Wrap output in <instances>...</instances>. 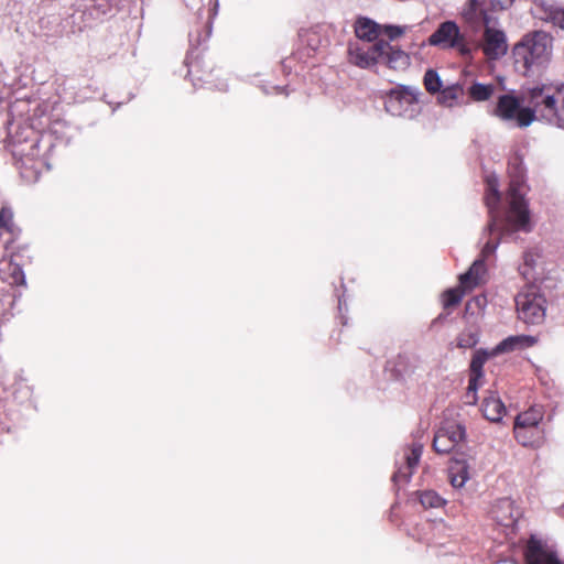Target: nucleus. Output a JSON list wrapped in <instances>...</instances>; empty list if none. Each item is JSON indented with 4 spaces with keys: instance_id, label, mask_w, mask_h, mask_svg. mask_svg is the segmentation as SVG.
<instances>
[{
    "instance_id": "14",
    "label": "nucleus",
    "mask_w": 564,
    "mask_h": 564,
    "mask_svg": "<svg viewBox=\"0 0 564 564\" xmlns=\"http://www.w3.org/2000/svg\"><path fill=\"white\" fill-rule=\"evenodd\" d=\"M481 411L484 416L491 422H500L505 414L506 408L502 401L491 392L482 400Z\"/></svg>"
},
{
    "instance_id": "18",
    "label": "nucleus",
    "mask_w": 564,
    "mask_h": 564,
    "mask_svg": "<svg viewBox=\"0 0 564 564\" xmlns=\"http://www.w3.org/2000/svg\"><path fill=\"white\" fill-rule=\"evenodd\" d=\"M469 466L465 459H454L449 466V480L454 488H462L469 479Z\"/></svg>"
},
{
    "instance_id": "22",
    "label": "nucleus",
    "mask_w": 564,
    "mask_h": 564,
    "mask_svg": "<svg viewBox=\"0 0 564 564\" xmlns=\"http://www.w3.org/2000/svg\"><path fill=\"white\" fill-rule=\"evenodd\" d=\"M495 91V86L489 84H480V83H474L468 88V94L470 98L475 101H486L491 98L492 94Z\"/></svg>"
},
{
    "instance_id": "23",
    "label": "nucleus",
    "mask_w": 564,
    "mask_h": 564,
    "mask_svg": "<svg viewBox=\"0 0 564 564\" xmlns=\"http://www.w3.org/2000/svg\"><path fill=\"white\" fill-rule=\"evenodd\" d=\"M543 19L564 30V8L550 6L544 10Z\"/></svg>"
},
{
    "instance_id": "10",
    "label": "nucleus",
    "mask_w": 564,
    "mask_h": 564,
    "mask_svg": "<svg viewBox=\"0 0 564 564\" xmlns=\"http://www.w3.org/2000/svg\"><path fill=\"white\" fill-rule=\"evenodd\" d=\"M525 564H563L541 540L531 536L524 552Z\"/></svg>"
},
{
    "instance_id": "1",
    "label": "nucleus",
    "mask_w": 564,
    "mask_h": 564,
    "mask_svg": "<svg viewBox=\"0 0 564 564\" xmlns=\"http://www.w3.org/2000/svg\"><path fill=\"white\" fill-rule=\"evenodd\" d=\"M510 185L508 189L509 208L505 212L498 209L500 193L498 180L491 174L486 177V204L490 220L487 230L490 235L497 234L499 238L489 240L481 250L484 259L492 254L501 238L512 236L517 231H531L530 213L523 192V170L521 163H510Z\"/></svg>"
},
{
    "instance_id": "12",
    "label": "nucleus",
    "mask_w": 564,
    "mask_h": 564,
    "mask_svg": "<svg viewBox=\"0 0 564 564\" xmlns=\"http://www.w3.org/2000/svg\"><path fill=\"white\" fill-rule=\"evenodd\" d=\"M423 452V444L415 442L412 444V446L408 449L405 453V462L406 466L404 468H399L398 471H395L392 476V480L394 482H398L399 480L403 479L405 481H409L413 469L417 466L421 455Z\"/></svg>"
},
{
    "instance_id": "29",
    "label": "nucleus",
    "mask_w": 564,
    "mask_h": 564,
    "mask_svg": "<svg viewBox=\"0 0 564 564\" xmlns=\"http://www.w3.org/2000/svg\"><path fill=\"white\" fill-rule=\"evenodd\" d=\"M488 358L485 351H476L470 362V373L482 377V367Z\"/></svg>"
},
{
    "instance_id": "32",
    "label": "nucleus",
    "mask_w": 564,
    "mask_h": 564,
    "mask_svg": "<svg viewBox=\"0 0 564 564\" xmlns=\"http://www.w3.org/2000/svg\"><path fill=\"white\" fill-rule=\"evenodd\" d=\"M0 227L7 231L13 229V212L11 208L3 206L0 210Z\"/></svg>"
},
{
    "instance_id": "28",
    "label": "nucleus",
    "mask_w": 564,
    "mask_h": 564,
    "mask_svg": "<svg viewBox=\"0 0 564 564\" xmlns=\"http://www.w3.org/2000/svg\"><path fill=\"white\" fill-rule=\"evenodd\" d=\"M420 502L424 508H440L444 500L435 491H423L420 495Z\"/></svg>"
},
{
    "instance_id": "37",
    "label": "nucleus",
    "mask_w": 564,
    "mask_h": 564,
    "mask_svg": "<svg viewBox=\"0 0 564 564\" xmlns=\"http://www.w3.org/2000/svg\"><path fill=\"white\" fill-rule=\"evenodd\" d=\"M475 301H476L477 305H480L481 302H484L485 300H481V299L477 297Z\"/></svg>"
},
{
    "instance_id": "33",
    "label": "nucleus",
    "mask_w": 564,
    "mask_h": 564,
    "mask_svg": "<svg viewBox=\"0 0 564 564\" xmlns=\"http://www.w3.org/2000/svg\"><path fill=\"white\" fill-rule=\"evenodd\" d=\"M476 343H477V339L474 337V335H471V334L465 335L464 334L458 340V346L466 348V347H471V346L476 345Z\"/></svg>"
},
{
    "instance_id": "30",
    "label": "nucleus",
    "mask_w": 564,
    "mask_h": 564,
    "mask_svg": "<svg viewBox=\"0 0 564 564\" xmlns=\"http://www.w3.org/2000/svg\"><path fill=\"white\" fill-rule=\"evenodd\" d=\"M463 290L459 288L456 289H449L444 292L443 294V305L445 308H448L451 306H454L458 304L463 297Z\"/></svg>"
},
{
    "instance_id": "6",
    "label": "nucleus",
    "mask_w": 564,
    "mask_h": 564,
    "mask_svg": "<svg viewBox=\"0 0 564 564\" xmlns=\"http://www.w3.org/2000/svg\"><path fill=\"white\" fill-rule=\"evenodd\" d=\"M545 299L535 289L530 288L516 296L518 317L527 325H540L545 318Z\"/></svg>"
},
{
    "instance_id": "19",
    "label": "nucleus",
    "mask_w": 564,
    "mask_h": 564,
    "mask_svg": "<svg viewBox=\"0 0 564 564\" xmlns=\"http://www.w3.org/2000/svg\"><path fill=\"white\" fill-rule=\"evenodd\" d=\"M517 441L529 447H540L542 444V433L540 430H530L522 427H513Z\"/></svg>"
},
{
    "instance_id": "3",
    "label": "nucleus",
    "mask_w": 564,
    "mask_h": 564,
    "mask_svg": "<svg viewBox=\"0 0 564 564\" xmlns=\"http://www.w3.org/2000/svg\"><path fill=\"white\" fill-rule=\"evenodd\" d=\"M463 17L475 29L485 26L482 50L488 58L497 59L507 53L508 44L505 32L494 26L492 17L481 8L478 0H469Z\"/></svg>"
},
{
    "instance_id": "25",
    "label": "nucleus",
    "mask_w": 564,
    "mask_h": 564,
    "mask_svg": "<svg viewBox=\"0 0 564 564\" xmlns=\"http://www.w3.org/2000/svg\"><path fill=\"white\" fill-rule=\"evenodd\" d=\"M440 430L449 437L454 448L465 438V427L460 424H448L446 427Z\"/></svg>"
},
{
    "instance_id": "31",
    "label": "nucleus",
    "mask_w": 564,
    "mask_h": 564,
    "mask_svg": "<svg viewBox=\"0 0 564 564\" xmlns=\"http://www.w3.org/2000/svg\"><path fill=\"white\" fill-rule=\"evenodd\" d=\"M10 280L11 284L25 285V275L22 268L17 263H9Z\"/></svg>"
},
{
    "instance_id": "16",
    "label": "nucleus",
    "mask_w": 564,
    "mask_h": 564,
    "mask_svg": "<svg viewBox=\"0 0 564 564\" xmlns=\"http://www.w3.org/2000/svg\"><path fill=\"white\" fill-rule=\"evenodd\" d=\"M378 29L379 25L368 18L361 17L355 22V34L357 39L370 44L377 39L379 33Z\"/></svg>"
},
{
    "instance_id": "13",
    "label": "nucleus",
    "mask_w": 564,
    "mask_h": 564,
    "mask_svg": "<svg viewBox=\"0 0 564 564\" xmlns=\"http://www.w3.org/2000/svg\"><path fill=\"white\" fill-rule=\"evenodd\" d=\"M492 517L495 520L503 525H513L519 518V510L513 507V501L509 498L500 499L492 508Z\"/></svg>"
},
{
    "instance_id": "17",
    "label": "nucleus",
    "mask_w": 564,
    "mask_h": 564,
    "mask_svg": "<svg viewBox=\"0 0 564 564\" xmlns=\"http://www.w3.org/2000/svg\"><path fill=\"white\" fill-rule=\"evenodd\" d=\"M536 343V339L532 336L527 335H518V336H510L502 341H500L496 348L495 352H508L512 351L518 347H531Z\"/></svg>"
},
{
    "instance_id": "26",
    "label": "nucleus",
    "mask_w": 564,
    "mask_h": 564,
    "mask_svg": "<svg viewBox=\"0 0 564 564\" xmlns=\"http://www.w3.org/2000/svg\"><path fill=\"white\" fill-rule=\"evenodd\" d=\"M433 447L435 452L440 454H448L454 449L449 437L445 433H442L441 430H438L434 436Z\"/></svg>"
},
{
    "instance_id": "20",
    "label": "nucleus",
    "mask_w": 564,
    "mask_h": 564,
    "mask_svg": "<svg viewBox=\"0 0 564 564\" xmlns=\"http://www.w3.org/2000/svg\"><path fill=\"white\" fill-rule=\"evenodd\" d=\"M484 260H476L469 270L459 276V282L464 289H470L476 285L484 273Z\"/></svg>"
},
{
    "instance_id": "21",
    "label": "nucleus",
    "mask_w": 564,
    "mask_h": 564,
    "mask_svg": "<svg viewBox=\"0 0 564 564\" xmlns=\"http://www.w3.org/2000/svg\"><path fill=\"white\" fill-rule=\"evenodd\" d=\"M438 93V102L445 107H453L464 96V88L459 84H453Z\"/></svg>"
},
{
    "instance_id": "2",
    "label": "nucleus",
    "mask_w": 564,
    "mask_h": 564,
    "mask_svg": "<svg viewBox=\"0 0 564 564\" xmlns=\"http://www.w3.org/2000/svg\"><path fill=\"white\" fill-rule=\"evenodd\" d=\"M521 102L532 105L533 121L542 120L564 128V84L528 88L522 93Z\"/></svg>"
},
{
    "instance_id": "7",
    "label": "nucleus",
    "mask_w": 564,
    "mask_h": 564,
    "mask_svg": "<svg viewBox=\"0 0 564 564\" xmlns=\"http://www.w3.org/2000/svg\"><path fill=\"white\" fill-rule=\"evenodd\" d=\"M429 44L443 50L456 48L463 56H469L471 51L454 21H445L430 35Z\"/></svg>"
},
{
    "instance_id": "4",
    "label": "nucleus",
    "mask_w": 564,
    "mask_h": 564,
    "mask_svg": "<svg viewBox=\"0 0 564 564\" xmlns=\"http://www.w3.org/2000/svg\"><path fill=\"white\" fill-rule=\"evenodd\" d=\"M553 39L543 31H535L525 35L513 47V57L517 65H521L524 73L544 67L551 59Z\"/></svg>"
},
{
    "instance_id": "5",
    "label": "nucleus",
    "mask_w": 564,
    "mask_h": 564,
    "mask_svg": "<svg viewBox=\"0 0 564 564\" xmlns=\"http://www.w3.org/2000/svg\"><path fill=\"white\" fill-rule=\"evenodd\" d=\"M513 95H501L497 100L494 115L501 121L518 128H527L533 122L532 105L524 104Z\"/></svg>"
},
{
    "instance_id": "35",
    "label": "nucleus",
    "mask_w": 564,
    "mask_h": 564,
    "mask_svg": "<svg viewBox=\"0 0 564 564\" xmlns=\"http://www.w3.org/2000/svg\"><path fill=\"white\" fill-rule=\"evenodd\" d=\"M403 33V30L399 26H389V36L390 39H394L400 36Z\"/></svg>"
},
{
    "instance_id": "8",
    "label": "nucleus",
    "mask_w": 564,
    "mask_h": 564,
    "mask_svg": "<svg viewBox=\"0 0 564 564\" xmlns=\"http://www.w3.org/2000/svg\"><path fill=\"white\" fill-rule=\"evenodd\" d=\"M417 102L415 89L399 87L390 90L386 98V110L392 116L412 118Z\"/></svg>"
},
{
    "instance_id": "36",
    "label": "nucleus",
    "mask_w": 564,
    "mask_h": 564,
    "mask_svg": "<svg viewBox=\"0 0 564 564\" xmlns=\"http://www.w3.org/2000/svg\"><path fill=\"white\" fill-rule=\"evenodd\" d=\"M338 307L341 311V308H343V300L341 299L338 300Z\"/></svg>"
},
{
    "instance_id": "34",
    "label": "nucleus",
    "mask_w": 564,
    "mask_h": 564,
    "mask_svg": "<svg viewBox=\"0 0 564 564\" xmlns=\"http://www.w3.org/2000/svg\"><path fill=\"white\" fill-rule=\"evenodd\" d=\"M480 377H476V375L470 373L469 382H468V391L476 392L478 386L477 381Z\"/></svg>"
},
{
    "instance_id": "15",
    "label": "nucleus",
    "mask_w": 564,
    "mask_h": 564,
    "mask_svg": "<svg viewBox=\"0 0 564 564\" xmlns=\"http://www.w3.org/2000/svg\"><path fill=\"white\" fill-rule=\"evenodd\" d=\"M544 415L542 406H531L528 411L517 415L513 427L540 430L539 423Z\"/></svg>"
},
{
    "instance_id": "9",
    "label": "nucleus",
    "mask_w": 564,
    "mask_h": 564,
    "mask_svg": "<svg viewBox=\"0 0 564 564\" xmlns=\"http://www.w3.org/2000/svg\"><path fill=\"white\" fill-rule=\"evenodd\" d=\"M381 41L376 43H360L358 41L349 42L348 44V59L351 64L360 68H369L380 63L382 50H384Z\"/></svg>"
},
{
    "instance_id": "24",
    "label": "nucleus",
    "mask_w": 564,
    "mask_h": 564,
    "mask_svg": "<svg viewBox=\"0 0 564 564\" xmlns=\"http://www.w3.org/2000/svg\"><path fill=\"white\" fill-rule=\"evenodd\" d=\"M538 258H539V254L533 251H528L524 253V256H523L524 262L520 270H521V274L527 280H531V279L535 280L533 270L535 268Z\"/></svg>"
},
{
    "instance_id": "27",
    "label": "nucleus",
    "mask_w": 564,
    "mask_h": 564,
    "mask_svg": "<svg viewBox=\"0 0 564 564\" xmlns=\"http://www.w3.org/2000/svg\"><path fill=\"white\" fill-rule=\"evenodd\" d=\"M424 86L431 94L438 93L442 87V80L434 69H427L424 75Z\"/></svg>"
},
{
    "instance_id": "11",
    "label": "nucleus",
    "mask_w": 564,
    "mask_h": 564,
    "mask_svg": "<svg viewBox=\"0 0 564 564\" xmlns=\"http://www.w3.org/2000/svg\"><path fill=\"white\" fill-rule=\"evenodd\" d=\"M381 44L386 45L381 52L380 63L388 65L390 68L399 70L404 69L410 64L409 55L400 48L393 47L389 42L382 41Z\"/></svg>"
}]
</instances>
